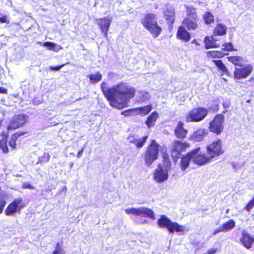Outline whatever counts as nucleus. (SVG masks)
I'll return each instance as SVG.
<instances>
[{"label": "nucleus", "instance_id": "37998d69", "mask_svg": "<svg viewBox=\"0 0 254 254\" xmlns=\"http://www.w3.org/2000/svg\"><path fill=\"white\" fill-rule=\"evenodd\" d=\"M5 204V201L2 198L1 195H0V214L2 212Z\"/></svg>", "mask_w": 254, "mask_h": 254}, {"label": "nucleus", "instance_id": "052dcab7", "mask_svg": "<svg viewBox=\"0 0 254 254\" xmlns=\"http://www.w3.org/2000/svg\"><path fill=\"white\" fill-rule=\"evenodd\" d=\"M192 43H196V44H198V43H197V41H196L195 39H194V40H193L192 41Z\"/></svg>", "mask_w": 254, "mask_h": 254}, {"label": "nucleus", "instance_id": "0eeeda50", "mask_svg": "<svg viewBox=\"0 0 254 254\" xmlns=\"http://www.w3.org/2000/svg\"><path fill=\"white\" fill-rule=\"evenodd\" d=\"M206 150L207 154L211 159L220 155L224 152L221 140L220 139H217L216 141L209 144L206 146Z\"/></svg>", "mask_w": 254, "mask_h": 254}, {"label": "nucleus", "instance_id": "c756f323", "mask_svg": "<svg viewBox=\"0 0 254 254\" xmlns=\"http://www.w3.org/2000/svg\"><path fill=\"white\" fill-rule=\"evenodd\" d=\"M235 226V222L232 219L229 220L221 225L222 232H226L229 231L233 229Z\"/></svg>", "mask_w": 254, "mask_h": 254}, {"label": "nucleus", "instance_id": "473e14b6", "mask_svg": "<svg viewBox=\"0 0 254 254\" xmlns=\"http://www.w3.org/2000/svg\"><path fill=\"white\" fill-rule=\"evenodd\" d=\"M203 17L205 23L206 24H209L214 22V16L210 12H206L204 14Z\"/></svg>", "mask_w": 254, "mask_h": 254}, {"label": "nucleus", "instance_id": "393cba45", "mask_svg": "<svg viewBox=\"0 0 254 254\" xmlns=\"http://www.w3.org/2000/svg\"><path fill=\"white\" fill-rule=\"evenodd\" d=\"M192 154H190V152L188 153L186 156H184L181 159V167L183 171L189 166L190 161H192Z\"/></svg>", "mask_w": 254, "mask_h": 254}, {"label": "nucleus", "instance_id": "f03ea898", "mask_svg": "<svg viewBox=\"0 0 254 254\" xmlns=\"http://www.w3.org/2000/svg\"><path fill=\"white\" fill-rule=\"evenodd\" d=\"M143 25L150 31L154 37H158L162 30L157 22V16L154 13H147L144 18L141 19Z\"/></svg>", "mask_w": 254, "mask_h": 254}, {"label": "nucleus", "instance_id": "58836bf2", "mask_svg": "<svg viewBox=\"0 0 254 254\" xmlns=\"http://www.w3.org/2000/svg\"><path fill=\"white\" fill-rule=\"evenodd\" d=\"M0 148L1 149L3 153H6L8 152V149L7 145L6 138L5 139H3V140H1L0 142Z\"/></svg>", "mask_w": 254, "mask_h": 254}, {"label": "nucleus", "instance_id": "5701e85b", "mask_svg": "<svg viewBox=\"0 0 254 254\" xmlns=\"http://www.w3.org/2000/svg\"><path fill=\"white\" fill-rule=\"evenodd\" d=\"M184 124L182 122H179L175 128V133L176 136L179 138H185L188 131L184 128Z\"/></svg>", "mask_w": 254, "mask_h": 254}, {"label": "nucleus", "instance_id": "2f4dec72", "mask_svg": "<svg viewBox=\"0 0 254 254\" xmlns=\"http://www.w3.org/2000/svg\"><path fill=\"white\" fill-rule=\"evenodd\" d=\"M187 17L186 18H193L194 19H197V15L196 13L195 9L192 7H187Z\"/></svg>", "mask_w": 254, "mask_h": 254}, {"label": "nucleus", "instance_id": "09e8293b", "mask_svg": "<svg viewBox=\"0 0 254 254\" xmlns=\"http://www.w3.org/2000/svg\"><path fill=\"white\" fill-rule=\"evenodd\" d=\"M9 145L13 148H15L16 147V141L10 139L9 141Z\"/></svg>", "mask_w": 254, "mask_h": 254}, {"label": "nucleus", "instance_id": "412c9836", "mask_svg": "<svg viewBox=\"0 0 254 254\" xmlns=\"http://www.w3.org/2000/svg\"><path fill=\"white\" fill-rule=\"evenodd\" d=\"M217 40L214 36H207L204 38L205 48L206 49L217 48L220 44L217 43Z\"/></svg>", "mask_w": 254, "mask_h": 254}, {"label": "nucleus", "instance_id": "4be33fe9", "mask_svg": "<svg viewBox=\"0 0 254 254\" xmlns=\"http://www.w3.org/2000/svg\"><path fill=\"white\" fill-rule=\"evenodd\" d=\"M207 131L203 128H200L195 131L191 135V140L195 141H200L203 140L207 134Z\"/></svg>", "mask_w": 254, "mask_h": 254}, {"label": "nucleus", "instance_id": "f704fd0d", "mask_svg": "<svg viewBox=\"0 0 254 254\" xmlns=\"http://www.w3.org/2000/svg\"><path fill=\"white\" fill-rule=\"evenodd\" d=\"M148 136L147 135H145L142 137L141 138H138L136 139V140L135 142L134 145L137 147V148H141L144 145V143L146 141Z\"/></svg>", "mask_w": 254, "mask_h": 254}, {"label": "nucleus", "instance_id": "864d4df0", "mask_svg": "<svg viewBox=\"0 0 254 254\" xmlns=\"http://www.w3.org/2000/svg\"><path fill=\"white\" fill-rule=\"evenodd\" d=\"M7 18L5 16L0 17V22L2 23H5L6 22Z\"/></svg>", "mask_w": 254, "mask_h": 254}, {"label": "nucleus", "instance_id": "20e7f679", "mask_svg": "<svg viewBox=\"0 0 254 254\" xmlns=\"http://www.w3.org/2000/svg\"><path fill=\"white\" fill-rule=\"evenodd\" d=\"M157 224L160 228H166L170 233L175 231L180 232L184 230L185 227L177 222H173L165 215L161 216L157 221Z\"/></svg>", "mask_w": 254, "mask_h": 254}, {"label": "nucleus", "instance_id": "4c0bfd02", "mask_svg": "<svg viewBox=\"0 0 254 254\" xmlns=\"http://www.w3.org/2000/svg\"><path fill=\"white\" fill-rule=\"evenodd\" d=\"M222 46L223 47L222 49L223 51L227 52L236 51V50L234 49L233 45L231 42L225 43L222 45Z\"/></svg>", "mask_w": 254, "mask_h": 254}, {"label": "nucleus", "instance_id": "dca6fc26", "mask_svg": "<svg viewBox=\"0 0 254 254\" xmlns=\"http://www.w3.org/2000/svg\"><path fill=\"white\" fill-rule=\"evenodd\" d=\"M240 241L245 248L249 249L252 247V244L254 243V238L246 233L245 230H243L241 233Z\"/></svg>", "mask_w": 254, "mask_h": 254}, {"label": "nucleus", "instance_id": "79ce46f5", "mask_svg": "<svg viewBox=\"0 0 254 254\" xmlns=\"http://www.w3.org/2000/svg\"><path fill=\"white\" fill-rule=\"evenodd\" d=\"M25 134V132H17L14 134H13L12 136H11V140H13V141H16V140H17L18 138L21 136V135H23Z\"/></svg>", "mask_w": 254, "mask_h": 254}, {"label": "nucleus", "instance_id": "13d9d810", "mask_svg": "<svg viewBox=\"0 0 254 254\" xmlns=\"http://www.w3.org/2000/svg\"><path fill=\"white\" fill-rule=\"evenodd\" d=\"M251 81L254 82V75L250 79Z\"/></svg>", "mask_w": 254, "mask_h": 254}, {"label": "nucleus", "instance_id": "ddd939ff", "mask_svg": "<svg viewBox=\"0 0 254 254\" xmlns=\"http://www.w3.org/2000/svg\"><path fill=\"white\" fill-rule=\"evenodd\" d=\"M188 147L189 144L187 143H183L179 140L175 141L172 149V156L175 158H181V152L185 151Z\"/></svg>", "mask_w": 254, "mask_h": 254}, {"label": "nucleus", "instance_id": "a211bd4d", "mask_svg": "<svg viewBox=\"0 0 254 254\" xmlns=\"http://www.w3.org/2000/svg\"><path fill=\"white\" fill-rule=\"evenodd\" d=\"M197 21L198 18L194 19L192 18H186L183 21V24L188 30H195L198 27Z\"/></svg>", "mask_w": 254, "mask_h": 254}, {"label": "nucleus", "instance_id": "ea45409f", "mask_svg": "<svg viewBox=\"0 0 254 254\" xmlns=\"http://www.w3.org/2000/svg\"><path fill=\"white\" fill-rule=\"evenodd\" d=\"M50 158V155L48 153L45 152L43 155L40 157L39 161L40 162H48Z\"/></svg>", "mask_w": 254, "mask_h": 254}, {"label": "nucleus", "instance_id": "bb28decb", "mask_svg": "<svg viewBox=\"0 0 254 254\" xmlns=\"http://www.w3.org/2000/svg\"><path fill=\"white\" fill-rule=\"evenodd\" d=\"M38 43L44 47H47L48 50H53L55 52H58L60 50L62 49V47L61 46L51 42H45L44 43L40 42Z\"/></svg>", "mask_w": 254, "mask_h": 254}, {"label": "nucleus", "instance_id": "7ed1b4c3", "mask_svg": "<svg viewBox=\"0 0 254 254\" xmlns=\"http://www.w3.org/2000/svg\"><path fill=\"white\" fill-rule=\"evenodd\" d=\"M160 145L154 140H152L148 146L144 155L145 164L150 166L159 156Z\"/></svg>", "mask_w": 254, "mask_h": 254}, {"label": "nucleus", "instance_id": "3c124183", "mask_svg": "<svg viewBox=\"0 0 254 254\" xmlns=\"http://www.w3.org/2000/svg\"><path fill=\"white\" fill-rule=\"evenodd\" d=\"M24 188L26 189H32L33 187L30 184H25L23 185Z\"/></svg>", "mask_w": 254, "mask_h": 254}, {"label": "nucleus", "instance_id": "72a5a7b5", "mask_svg": "<svg viewBox=\"0 0 254 254\" xmlns=\"http://www.w3.org/2000/svg\"><path fill=\"white\" fill-rule=\"evenodd\" d=\"M102 77V75L99 72L87 75V77L89 78L92 83L99 82L101 80Z\"/></svg>", "mask_w": 254, "mask_h": 254}, {"label": "nucleus", "instance_id": "c03bdc74", "mask_svg": "<svg viewBox=\"0 0 254 254\" xmlns=\"http://www.w3.org/2000/svg\"><path fill=\"white\" fill-rule=\"evenodd\" d=\"M138 136L135 135H130L128 137L127 139L129 143L135 144V142Z\"/></svg>", "mask_w": 254, "mask_h": 254}, {"label": "nucleus", "instance_id": "f8f14e48", "mask_svg": "<svg viewBox=\"0 0 254 254\" xmlns=\"http://www.w3.org/2000/svg\"><path fill=\"white\" fill-rule=\"evenodd\" d=\"M23 201L22 198H17L11 202L7 207L5 210V213L7 216L12 215L24 207L22 205Z\"/></svg>", "mask_w": 254, "mask_h": 254}, {"label": "nucleus", "instance_id": "39448f33", "mask_svg": "<svg viewBox=\"0 0 254 254\" xmlns=\"http://www.w3.org/2000/svg\"><path fill=\"white\" fill-rule=\"evenodd\" d=\"M208 114V110L203 107L195 108L189 112L186 117L187 122H198L204 119Z\"/></svg>", "mask_w": 254, "mask_h": 254}, {"label": "nucleus", "instance_id": "bf43d9fd", "mask_svg": "<svg viewBox=\"0 0 254 254\" xmlns=\"http://www.w3.org/2000/svg\"><path fill=\"white\" fill-rule=\"evenodd\" d=\"M73 165V162H70V164H69L70 168H71L72 167Z\"/></svg>", "mask_w": 254, "mask_h": 254}, {"label": "nucleus", "instance_id": "6ab92c4d", "mask_svg": "<svg viewBox=\"0 0 254 254\" xmlns=\"http://www.w3.org/2000/svg\"><path fill=\"white\" fill-rule=\"evenodd\" d=\"M228 61L233 64L234 65L239 67L247 63V61L243 57L239 56H233L227 58Z\"/></svg>", "mask_w": 254, "mask_h": 254}, {"label": "nucleus", "instance_id": "c85d7f7f", "mask_svg": "<svg viewBox=\"0 0 254 254\" xmlns=\"http://www.w3.org/2000/svg\"><path fill=\"white\" fill-rule=\"evenodd\" d=\"M213 62L215 64L216 66L221 71L222 74L226 75H230V73L229 72V71H228L227 68L225 65V64L222 63L221 60H213Z\"/></svg>", "mask_w": 254, "mask_h": 254}, {"label": "nucleus", "instance_id": "1a4fd4ad", "mask_svg": "<svg viewBox=\"0 0 254 254\" xmlns=\"http://www.w3.org/2000/svg\"><path fill=\"white\" fill-rule=\"evenodd\" d=\"M253 70V66L251 64H245L239 67H235L234 71L235 78L241 79L247 78Z\"/></svg>", "mask_w": 254, "mask_h": 254}, {"label": "nucleus", "instance_id": "49530a36", "mask_svg": "<svg viewBox=\"0 0 254 254\" xmlns=\"http://www.w3.org/2000/svg\"><path fill=\"white\" fill-rule=\"evenodd\" d=\"M209 109L215 112L218 110V105L217 104H212L211 106L209 107Z\"/></svg>", "mask_w": 254, "mask_h": 254}, {"label": "nucleus", "instance_id": "a18cd8bd", "mask_svg": "<svg viewBox=\"0 0 254 254\" xmlns=\"http://www.w3.org/2000/svg\"><path fill=\"white\" fill-rule=\"evenodd\" d=\"M64 66V64L58 65L56 66H50L49 68L51 70H56V71H59L60 70L63 66Z\"/></svg>", "mask_w": 254, "mask_h": 254}, {"label": "nucleus", "instance_id": "423d86ee", "mask_svg": "<svg viewBox=\"0 0 254 254\" xmlns=\"http://www.w3.org/2000/svg\"><path fill=\"white\" fill-rule=\"evenodd\" d=\"M29 117L27 115L24 114L15 115L11 118L7 127V129L13 130L21 127L27 123Z\"/></svg>", "mask_w": 254, "mask_h": 254}, {"label": "nucleus", "instance_id": "de8ad7c7", "mask_svg": "<svg viewBox=\"0 0 254 254\" xmlns=\"http://www.w3.org/2000/svg\"><path fill=\"white\" fill-rule=\"evenodd\" d=\"M135 112V110H133V109H130V110H126V111H125L123 112L122 113V115H124L127 116H128L130 114V113L131 112Z\"/></svg>", "mask_w": 254, "mask_h": 254}, {"label": "nucleus", "instance_id": "e2e57ef3", "mask_svg": "<svg viewBox=\"0 0 254 254\" xmlns=\"http://www.w3.org/2000/svg\"><path fill=\"white\" fill-rule=\"evenodd\" d=\"M64 189H66V187H65V186H64Z\"/></svg>", "mask_w": 254, "mask_h": 254}, {"label": "nucleus", "instance_id": "b1692460", "mask_svg": "<svg viewBox=\"0 0 254 254\" xmlns=\"http://www.w3.org/2000/svg\"><path fill=\"white\" fill-rule=\"evenodd\" d=\"M159 117V115L157 112H152L147 118L145 124L148 128L154 126L157 119Z\"/></svg>", "mask_w": 254, "mask_h": 254}, {"label": "nucleus", "instance_id": "6e6552de", "mask_svg": "<svg viewBox=\"0 0 254 254\" xmlns=\"http://www.w3.org/2000/svg\"><path fill=\"white\" fill-rule=\"evenodd\" d=\"M190 154H192L193 162L199 166L203 165L209 162L211 160L208 154L207 156H206L204 154L201 152L199 147H197L191 151Z\"/></svg>", "mask_w": 254, "mask_h": 254}, {"label": "nucleus", "instance_id": "e433bc0d", "mask_svg": "<svg viewBox=\"0 0 254 254\" xmlns=\"http://www.w3.org/2000/svg\"><path fill=\"white\" fill-rule=\"evenodd\" d=\"M64 250L61 246L60 243H58L56 245L55 250L53 251V254H65Z\"/></svg>", "mask_w": 254, "mask_h": 254}, {"label": "nucleus", "instance_id": "f257e3e1", "mask_svg": "<svg viewBox=\"0 0 254 254\" xmlns=\"http://www.w3.org/2000/svg\"><path fill=\"white\" fill-rule=\"evenodd\" d=\"M101 89L110 106L118 109L127 107L130 100L135 93V88L125 83L108 87L107 83L103 82L101 84Z\"/></svg>", "mask_w": 254, "mask_h": 254}, {"label": "nucleus", "instance_id": "9d476101", "mask_svg": "<svg viewBox=\"0 0 254 254\" xmlns=\"http://www.w3.org/2000/svg\"><path fill=\"white\" fill-rule=\"evenodd\" d=\"M224 118L222 115H216L209 123V128L211 132L220 134L223 129Z\"/></svg>", "mask_w": 254, "mask_h": 254}, {"label": "nucleus", "instance_id": "c9c22d12", "mask_svg": "<svg viewBox=\"0 0 254 254\" xmlns=\"http://www.w3.org/2000/svg\"><path fill=\"white\" fill-rule=\"evenodd\" d=\"M210 56L214 58H221L228 54H224L221 51H213L209 52Z\"/></svg>", "mask_w": 254, "mask_h": 254}, {"label": "nucleus", "instance_id": "4468645a", "mask_svg": "<svg viewBox=\"0 0 254 254\" xmlns=\"http://www.w3.org/2000/svg\"><path fill=\"white\" fill-rule=\"evenodd\" d=\"M168 178V173L167 170L160 165H159L157 169L154 171V180L157 183H160L167 180Z\"/></svg>", "mask_w": 254, "mask_h": 254}, {"label": "nucleus", "instance_id": "aec40b11", "mask_svg": "<svg viewBox=\"0 0 254 254\" xmlns=\"http://www.w3.org/2000/svg\"><path fill=\"white\" fill-rule=\"evenodd\" d=\"M177 36L180 39L187 42L190 41V36L184 26H180L178 29Z\"/></svg>", "mask_w": 254, "mask_h": 254}, {"label": "nucleus", "instance_id": "f3484780", "mask_svg": "<svg viewBox=\"0 0 254 254\" xmlns=\"http://www.w3.org/2000/svg\"><path fill=\"white\" fill-rule=\"evenodd\" d=\"M112 18L109 17H104L99 19L98 24L105 37L107 36V32L112 22Z\"/></svg>", "mask_w": 254, "mask_h": 254}, {"label": "nucleus", "instance_id": "cd10ccee", "mask_svg": "<svg viewBox=\"0 0 254 254\" xmlns=\"http://www.w3.org/2000/svg\"><path fill=\"white\" fill-rule=\"evenodd\" d=\"M227 28L223 24L219 23L215 27L214 29V35L222 36L226 33Z\"/></svg>", "mask_w": 254, "mask_h": 254}, {"label": "nucleus", "instance_id": "8fccbe9b", "mask_svg": "<svg viewBox=\"0 0 254 254\" xmlns=\"http://www.w3.org/2000/svg\"><path fill=\"white\" fill-rule=\"evenodd\" d=\"M220 232H222V227L221 226L220 228H219L215 229L213 231V235H216L217 234H218V233H219Z\"/></svg>", "mask_w": 254, "mask_h": 254}, {"label": "nucleus", "instance_id": "a19ab883", "mask_svg": "<svg viewBox=\"0 0 254 254\" xmlns=\"http://www.w3.org/2000/svg\"><path fill=\"white\" fill-rule=\"evenodd\" d=\"M254 206V197L251 199L246 206L245 209L247 211H250Z\"/></svg>", "mask_w": 254, "mask_h": 254}, {"label": "nucleus", "instance_id": "603ef678", "mask_svg": "<svg viewBox=\"0 0 254 254\" xmlns=\"http://www.w3.org/2000/svg\"><path fill=\"white\" fill-rule=\"evenodd\" d=\"M0 93L6 94L7 93V89L5 88L0 87Z\"/></svg>", "mask_w": 254, "mask_h": 254}, {"label": "nucleus", "instance_id": "7c9ffc66", "mask_svg": "<svg viewBox=\"0 0 254 254\" xmlns=\"http://www.w3.org/2000/svg\"><path fill=\"white\" fill-rule=\"evenodd\" d=\"M138 102L139 103H143L146 101H148L150 98L149 94L144 91H140L138 92Z\"/></svg>", "mask_w": 254, "mask_h": 254}, {"label": "nucleus", "instance_id": "9b49d317", "mask_svg": "<svg viewBox=\"0 0 254 254\" xmlns=\"http://www.w3.org/2000/svg\"><path fill=\"white\" fill-rule=\"evenodd\" d=\"M125 212L127 214H132L137 216L148 217L151 219H155V215L153 211L146 207H141L138 208H130L125 209Z\"/></svg>", "mask_w": 254, "mask_h": 254}, {"label": "nucleus", "instance_id": "6e6d98bb", "mask_svg": "<svg viewBox=\"0 0 254 254\" xmlns=\"http://www.w3.org/2000/svg\"><path fill=\"white\" fill-rule=\"evenodd\" d=\"M6 137L3 134H0V142L1 140H3V139H5Z\"/></svg>", "mask_w": 254, "mask_h": 254}, {"label": "nucleus", "instance_id": "5fc2aeb1", "mask_svg": "<svg viewBox=\"0 0 254 254\" xmlns=\"http://www.w3.org/2000/svg\"><path fill=\"white\" fill-rule=\"evenodd\" d=\"M83 150H84V148H82L81 150H80L78 152L77 154V157L78 158H80L82 156Z\"/></svg>", "mask_w": 254, "mask_h": 254}, {"label": "nucleus", "instance_id": "2eb2a0df", "mask_svg": "<svg viewBox=\"0 0 254 254\" xmlns=\"http://www.w3.org/2000/svg\"><path fill=\"white\" fill-rule=\"evenodd\" d=\"M166 7L167 8L164 11V16L170 26H171L175 21V9L172 6L169 4L166 5Z\"/></svg>", "mask_w": 254, "mask_h": 254}, {"label": "nucleus", "instance_id": "680f3d73", "mask_svg": "<svg viewBox=\"0 0 254 254\" xmlns=\"http://www.w3.org/2000/svg\"><path fill=\"white\" fill-rule=\"evenodd\" d=\"M64 189H66V187H65V186H64Z\"/></svg>", "mask_w": 254, "mask_h": 254}, {"label": "nucleus", "instance_id": "4d7b16f0", "mask_svg": "<svg viewBox=\"0 0 254 254\" xmlns=\"http://www.w3.org/2000/svg\"><path fill=\"white\" fill-rule=\"evenodd\" d=\"M147 221L145 220V219H141L140 221H139V223H146Z\"/></svg>", "mask_w": 254, "mask_h": 254}, {"label": "nucleus", "instance_id": "a878e982", "mask_svg": "<svg viewBox=\"0 0 254 254\" xmlns=\"http://www.w3.org/2000/svg\"><path fill=\"white\" fill-rule=\"evenodd\" d=\"M152 109V106L151 105H148L142 107L136 108L133 109V110H135L136 114L140 115L142 116L147 115Z\"/></svg>", "mask_w": 254, "mask_h": 254}]
</instances>
